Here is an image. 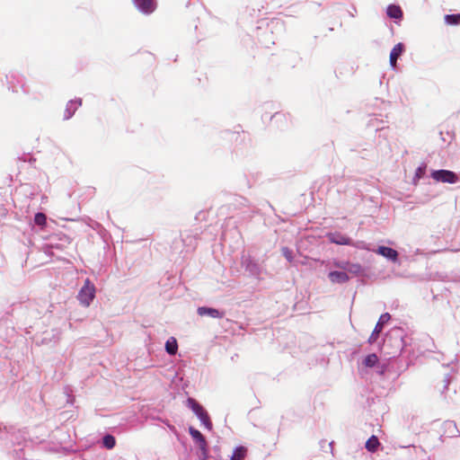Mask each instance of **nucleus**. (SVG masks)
I'll return each instance as SVG.
<instances>
[{
    "label": "nucleus",
    "mask_w": 460,
    "mask_h": 460,
    "mask_svg": "<svg viewBox=\"0 0 460 460\" xmlns=\"http://www.w3.org/2000/svg\"><path fill=\"white\" fill-rule=\"evenodd\" d=\"M412 338L408 335L401 327H394L389 330L380 347L381 352L388 356L389 358H394L403 354H411Z\"/></svg>",
    "instance_id": "obj_1"
},
{
    "label": "nucleus",
    "mask_w": 460,
    "mask_h": 460,
    "mask_svg": "<svg viewBox=\"0 0 460 460\" xmlns=\"http://www.w3.org/2000/svg\"><path fill=\"white\" fill-rule=\"evenodd\" d=\"M241 266L244 269L249 277L258 280L261 279V275L266 270L263 265V261H260L259 259H256L250 254L242 256Z\"/></svg>",
    "instance_id": "obj_2"
},
{
    "label": "nucleus",
    "mask_w": 460,
    "mask_h": 460,
    "mask_svg": "<svg viewBox=\"0 0 460 460\" xmlns=\"http://www.w3.org/2000/svg\"><path fill=\"white\" fill-rule=\"evenodd\" d=\"M332 265L335 268L344 270L351 277L369 278L368 269L358 262L349 260H334Z\"/></svg>",
    "instance_id": "obj_3"
},
{
    "label": "nucleus",
    "mask_w": 460,
    "mask_h": 460,
    "mask_svg": "<svg viewBox=\"0 0 460 460\" xmlns=\"http://www.w3.org/2000/svg\"><path fill=\"white\" fill-rule=\"evenodd\" d=\"M186 406L199 419L200 424L208 430H212L213 424L210 416L205 407L193 397H188Z\"/></svg>",
    "instance_id": "obj_4"
},
{
    "label": "nucleus",
    "mask_w": 460,
    "mask_h": 460,
    "mask_svg": "<svg viewBox=\"0 0 460 460\" xmlns=\"http://www.w3.org/2000/svg\"><path fill=\"white\" fill-rule=\"evenodd\" d=\"M41 237L49 241V243L43 245V251L49 256L52 255L53 249L63 250L72 241L70 236L62 232L54 233L49 236L42 234Z\"/></svg>",
    "instance_id": "obj_5"
},
{
    "label": "nucleus",
    "mask_w": 460,
    "mask_h": 460,
    "mask_svg": "<svg viewBox=\"0 0 460 460\" xmlns=\"http://www.w3.org/2000/svg\"><path fill=\"white\" fill-rule=\"evenodd\" d=\"M96 296V288L93 281L86 279L78 291L77 299L84 307H89Z\"/></svg>",
    "instance_id": "obj_6"
},
{
    "label": "nucleus",
    "mask_w": 460,
    "mask_h": 460,
    "mask_svg": "<svg viewBox=\"0 0 460 460\" xmlns=\"http://www.w3.org/2000/svg\"><path fill=\"white\" fill-rule=\"evenodd\" d=\"M26 433L24 431L19 430L16 433L12 435V442L14 445H17V448L13 449V454L15 458L17 459H24L28 460L26 456V449L31 446V441H28L25 437Z\"/></svg>",
    "instance_id": "obj_7"
},
{
    "label": "nucleus",
    "mask_w": 460,
    "mask_h": 460,
    "mask_svg": "<svg viewBox=\"0 0 460 460\" xmlns=\"http://www.w3.org/2000/svg\"><path fill=\"white\" fill-rule=\"evenodd\" d=\"M430 178L437 182L454 184L460 181V174L447 169L430 171Z\"/></svg>",
    "instance_id": "obj_8"
},
{
    "label": "nucleus",
    "mask_w": 460,
    "mask_h": 460,
    "mask_svg": "<svg viewBox=\"0 0 460 460\" xmlns=\"http://www.w3.org/2000/svg\"><path fill=\"white\" fill-rule=\"evenodd\" d=\"M135 8L144 15H150L158 6L157 0H131Z\"/></svg>",
    "instance_id": "obj_9"
},
{
    "label": "nucleus",
    "mask_w": 460,
    "mask_h": 460,
    "mask_svg": "<svg viewBox=\"0 0 460 460\" xmlns=\"http://www.w3.org/2000/svg\"><path fill=\"white\" fill-rule=\"evenodd\" d=\"M30 226L35 233H42L49 227L48 217L43 212L35 213L34 217L30 220Z\"/></svg>",
    "instance_id": "obj_10"
},
{
    "label": "nucleus",
    "mask_w": 460,
    "mask_h": 460,
    "mask_svg": "<svg viewBox=\"0 0 460 460\" xmlns=\"http://www.w3.org/2000/svg\"><path fill=\"white\" fill-rule=\"evenodd\" d=\"M373 252L385 258L387 261L391 262H400L398 252L392 247L386 245H377L376 247H374Z\"/></svg>",
    "instance_id": "obj_11"
},
{
    "label": "nucleus",
    "mask_w": 460,
    "mask_h": 460,
    "mask_svg": "<svg viewBox=\"0 0 460 460\" xmlns=\"http://www.w3.org/2000/svg\"><path fill=\"white\" fill-rule=\"evenodd\" d=\"M391 319V315L389 313H384L380 315L378 322L376 323L371 335L368 338V343L369 344H375L378 338L380 333L383 331L384 325L386 324Z\"/></svg>",
    "instance_id": "obj_12"
},
{
    "label": "nucleus",
    "mask_w": 460,
    "mask_h": 460,
    "mask_svg": "<svg viewBox=\"0 0 460 460\" xmlns=\"http://www.w3.org/2000/svg\"><path fill=\"white\" fill-rule=\"evenodd\" d=\"M325 237L331 243L337 245L349 246L352 243V238L339 231L328 232L326 233Z\"/></svg>",
    "instance_id": "obj_13"
},
{
    "label": "nucleus",
    "mask_w": 460,
    "mask_h": 460,
    "mask_svg": "<svg viewBox=\"0 0 460 460\" xmlns=\"http://www.w3.org/2000/svg\"><path fill=\"white\" fill-rule=\"evenodd\" d=\"M197 314L199 316H208L215 319H222L225 317L226 312L212 306L201 305L197 308Z\"/></svg>",
    "instance_id": "obj_14"
},
{
    "label": "nucleus",
    "mask_w": 460,
    "mask_h": 460,
    "mask_svg": "<svg viewBox=\"0 0 460 460\" xmlns=\"http://www.w3.org/2000/svg\"><path fill=\"white\" fill-rule=\"evenodd\" d=\"M237 128H238L237 130L226 129V130L220 131V133H219L220 137L223 139H226L227 141H231V142L234 141V142L243 143L245 138L244 131L242 130L241 126H238Z\"/></svg>",
    "instance_id": "obj_15"
},
{
    "label": "nucleus",
    "mask_w": 460,
    "mask_h": 460,
    "mask_svg": "<svg viewBox=\"0 0 460 460\" xmlns=\"http://www.w3.org/2000/svg\"><path fill=\"white\" fill-rule=\"evenodd\" d=\"M6 79H7V84H8V90L12 91L13 93L19 92L18 86L14 84V80H15L17 84L20 85L22 93L25 94L29 93V89L25 85L24 79L22 76H21V75L16 76L14 75H11L10 76L6 75Z\"/></svg>",
    "instance_id": "obj_16"
},
{
    "label": "nucleus",
    "mask_w": 460,
    "mask_h": 460,
    "mask_svg": "<svg viewBox=\"0 0 460 460\" xmlns=\"http://www.w3.org/2000/svg\"><path fill=\"white\" fill-rule=\"evenodd\" d=\"M327 277L332 284H345L349 281L350 276L344 270H332Z\"/></svg>",
    "instance_id": "obj_17"
},
{
    "label": "nucleus",
    "mask_w": 460,
    "mask_h": 460,
    "mask_svg": "<svg viewBox=\"0 0 460 460\" xmlns=\"http://www.w3.org/2000/svg\"><path fill=\"white\" fill-rule=\"evenodd\" d=\"M385 13L397 24L403 19V12L398 4H389L385 8Z\"/></svg>",
    "instance_id": "obj_18"
},
{
    "label": "nucleus",
    "mask_w": 460,
    "mask_h": 460,
    "mask_svg": "<svg viewBox=\"0 0 460 460\" xmlns=\"http://www.w3.org/2000/svg\"><path fill=\"white\" fill-rule=\"evenodd\" d=\"M82 105V99L75 98L67 102L65 113H64V120L70 119L77 111V109Z\"/></svg>",
    "instance_id": "obj_19"
},
{
    "label": "nucleus",
    "mask_w": 460,
    "mask_h": 460,
    "mask_svg": "<svg viewBox=\"0 0 460 460\" xmlns=\"http://www.w3.org/2000/svg\"><path fill=\"white\" fill-rule=\"evenodd\" d=\"M442 429H443V434L440 435V438L443 436H446L448 438L456 437L457 433L459 432L456 422L454 420H445L442 423Z\"/></svg>",
    "instance_id": "obj_20"
},
{
    "label": "nucleus",
    "mask_w": 460,
    "mask_h": 460,
    "mask_svg": "<svg viewBox=\"0 0 460 460\" xmlns=\"http://www.w3.org/2000/svg\"><path fill=\"white\" fill-rule=\"evenodd\" d=\"M188 432L194 441L196 447L205 445L207 443L205 436L195 427L190 426L188 428Z\"/></svg>",
    "instance_id": "obj_21"
},
{
    "label": "nucleus",
    "mask_w": 460,
    "mask_h": 460,
    "mask_svg": "<svg viewBox=\"0 0 460 460\" xmlns=\"http://www.w3.org/2000/svg\"><path fill=\"white\" fill-rule=\"evenodd\" d=\"M102 447L113 449L116 446V438L111 433H105L98 441Z\"/></svg>",
    "instance_id": "obj_22"
},
{
    "label": "nucleus",
    "mask_w": 460,
    "mask_h": 460,
    "mask_svg": "<svg viewBox=\"0 0 460 460\" xmlns=\"http://www.w3.org/2000/svg\"><path fill=\"white\" fill-rule=\"evenodd\" d=\"M405 50H406V48H405L404 43L398 42L391 49L389 58L392 61L398 60L402 57V55L405 52Z\"/></svg>",
    "instance_id": "obj_23"
},
{
    "label": "nucleus",
    "mask_w": 460,
    "mask_h": 460,
    "mask_svg": "<svg viewBox=\"0 0 460 460\" xmlns=\"http://www.w3.org/2000/svg\"><path fill=\"white\" fill-rule=\"evenodd\" d=\"M164 349L167 354L173 356L178 350V341L175 337H170L164 344Z\"/></svg>",
    "instance_id": "obj_24"
},
{
    "label": "nucleus",
    "mask_w": 460,
    "mask_h": 460,
    "mask_svg": "<svg viewBox=\"0 0 460 460\" xmlns=\"http://www.w3.org/2000/svg\"><path fill=\"white\" fill-rule=\"evenodd\" d=\"M362 364L366 367L372 368L379 365V358L376 353H370L365 356V358L362 360Z\"/></svg>",
    "instance_id": "obj_25"
},
{
    "label": "nucleus",
    "mask_w": 460,
    "mask_h": 460,
    "mask_svg": "<svg viewBox=\"0 0 460 460\" xmlns=\"http://www.w3.org/2000/svg\"><path fill=\"white\" fill-rule=\"evenodd\" d=\"M247 455V448L244 446L239 445L234 448L232 458L236 460H243Z\"/></svg>",
    "instance_id": "obj_26"
},
{
    "label": "nucleus",
    "mask_w": 460,
    "mask_h": 460,
    "mask_svg": "<svg viewBox=\"0 0 460 460\" xmlns=\"http://www.w3.org/2000/svg\"><path fill=\"white\" fill-rule=\"evenodd\" d=\"M379 440L376 436L372 435L365 443V447L369 452H376L379 446Z\"/></svg>",
    "instance_id": "obj_27"
},
{
    "label": "nucleus",
    "mask_w": 460,
    "mask_h": 460,
    "mask_svg": "<svg viewBox=\"0 0 460 460\" xmlns=\"http://www.w3.org/2000/svg\"><path fill=\"white\" fill-rule=\"evenodd\" d=\"M270 120L274 123H279V127H284L288 122V117L283 112H275L271 117Z\"/></svg>",
    "instance_id": "obj_28"
},
{
    "label": "nucleus",
    "mask_w": 460,
    "mask_h": 460,
    "mask_svg": "<svg viewBox=\"0 0 460 460\" xmlns=\"http://www.w3.org/2000/svg\"><path fill=\"white\" fill-rule=\"evenodd\" d=\"M197 455L199 460H208L210 457L208 442L205 445L197 447Z\"/></svg>",
    "instance_id": "obj_29"
},
{
    "label": "nucleus",
    "mask_w": 460,
    "mask_h": 460,
    "mask_svg": "<svg viewBox=\"0 0 460 460\" xmlns=\"http://www.w3.org/2000/svg\"><path fill=\"white\" fill-rule=\"evenodd\" d=\"M445 23L451 26L460 24V13H450L444 16Z\"/></svg>",
    "instance_id": "obj_30"
},
{
    "label": "nucleus",
    "mask_w": 460,
    "mask_h": 460,
    "mask_svg": "<svg viewBox=\"0 0 460 460\" xmlns=\"http://www.w3.org/2000/svg\"><path fill=\"white\" fill-rule=\"evenodd\" d=\"M352 247H355L359 250H366L368 252H373L374 246L372 243H367L365 241H353L352 243L349 245Z\"/></svg>",
    "instance_id": "obj_31"
},
{
    "label": "nucleus",
    "mask_w": 460,
    "mask_h": 460,
    "mask_svg": "<svg viewBox=\"0 0 460 460\" xmlns=\"http://www.w3.org/2000/svg\"><path fill=\"white\" fill-rule=\"evenodd\" d=\"M427 169L428 164L426 163H421L415 170V178L417 179H424L427 177Z\"/></svg>",
    "instance_id": "obj_32"
},
{
    "label": "nucleus",
    "mask_w": 460,
    "mask_h": 460,
    "mask_svg": "<svg viewBox=\"0 0 460 460\" xmlns=\"http://www.w3.org/2000/svg\"><path fill=\"white\" fill-rule=\"evenodd\" d=\"M281 253L288 262H292L294 261V252L288 246H283L281 248Z\"/></svg>",
    "instance_id": "obj_33"
},
{
    "label": "nucleus",
    "mask_w": 460,
    "mask_h": 460,
    "mask_svg": "<svg viewBox=\"0 0 460 460\" xmlns=\"http://www.w3.org/2000/svg\"><path fill=\"white\" fill-rule=\"evenodd\" d=\"M18 160L24 163H28L31 165H32L36 162V158H34L33 155L30 153L23 154L22 156H19Z\"/></svg>",
    "instance_id": "obj_34"
},
{
    "label": "nucleus",
    "mask_w": 460,
    "mask_h": 460,
    "mask_svg": "<svg viewBox=\"0 0 460 460\" xmlns=\"http://www.w3.org/2000/svg\"><path fill=\"white\" fill-rule=\"evenodd\" d=\"M452 380H453V376L450 374L445 375L444 379H443L444 385H443L442 394H444L448 389V386H449L450 383L452 382Z\"/></svg>",
    "instance_id": "obj_35"
},
{
    "label": "nucleus",
    "mask_w": 460,
    "mask_h": 460,
    "mask_svg": "<svg viewBox=\"0 0 460 460\" xmlns=\"http://www.w3.org/2000/svg\"><path fill=\"white\" fill-rule=\"evenodd\" d=\"M352 152H358L360 154V157L363 159H366L367 156H369V154L372 152L371 149H368L367 147L363 148L361 151H358L356 148L351 149Z\"/></svg>",
    "instance_id": "obj_36"
},
{
    "label": "nucleus",
    "mask_w": 460,
    "mask_h": 460,
    "mask_svg": "<svg viewBox=\"0 0 460 460\" xmlns=\"http://www.w3.org/2000/svg\"><path fill=\"white\" fill-rule=\"evenodd\" d=\"M377 122H378L377 118L370 119V120L368 121L367 126H368V127L376 128V131H378V130H380L382 128H380V127L378 126Z\"/></svg>",
    "instance_id": "obj_37"
},
{
    "label": "nucleus",
    "mask_w": 460,
    "mask_h": 460,
    "mask_svg": "<svg viewBox=\"0 0 460 460\" xmlns=\"http://www.w3.org/2000/svg\"><path fill=\"white\" fill-rule=\"evenodd\" d=\"M91 227H92L93 229H94V230H96V231H98L99 233H101L102 231H104V230H105V229L103 228V226H102L100 223H98V222H96V221H94V222L93 223V225L91 226Z\"/></svg>",
    "instance_id": "obj_38"
},
{
    "label": "nucleus",
    "mask_w": 460,
    "mask_h": 460,
    "mask_svg": "<svg viewBox=\"0 0 460 460\" xmlns=\"http://www.w3.org/2000/svg\"><path fill=\"white\" fill-rule=\"evenodd\" d=\"M389 61H390V66H391V68L394 70V71H399V65L397 63V60H394L392 61L390 58H389Z\"/></svg>",
    "instance_id": "obj_39"
},
{
    "label": "nucleus",
    "mask_w": 460,
    "mask_h": 460,
    "mask_svg": "<svg viewBox=\"0 0 460 460\" xmlns=\"http://www.w3.org/2000/svg\"><path fill=\"white\" fill-rule=\"evenodd\" d=\"M356 13H357V9L354 5L351 6V11L350 10H348V14L350 16V17H355L356 16Z\"/></svg>",
    "instance_id": "obj_40"
},
{
    "label": "nucleus",
    "mask_w": 460,
    "mask_h": 460,
    "mask_svg": "<svg viewBox=\"0 0 460 460\" xmlns=\"http://www.w3.org/2000/svg\"><path fill=\"white\" fill-rule=\"evenodd\" d=\"M243 177V180H244V181H245V182H246V187H247L248 189H250V188L252 187V184H251V182H250V181H249L248 177H247L245 174H244Z\"/></svg>",
    "instance_id": "obj_41"
},
{
    "label": "nucleus",
    "mask_w": 460,
    "mask_h": 460,
    "mask_svg": "<svg viewBox=\"0 0 460 460\" xmlns=\"http://www.w3.org/2000/svg\"><path fill=\"white\" fill-rule=\"evenodd\" d=\"M312 4L315 5L316 7H321L322 6V3L321 2H314V1H312L311 2Z\"/></svg>",
    "instance_id": "obj_42"
},
{
    "label": "nucleus",
    "mask_w": 460,
    "mask_h": 460,
    "mask_svg": "<svg viewBox=\"0 0 460 460\" xmlns=\"http://www.w3.org/2000/svg\"><path fill=\"white\" fill-rule=\"evenodd\" d=\"M420 180V179H417V178H415V176H414V177H413V179H412V183H413L414 185H417Z\"/></svg>",
    "instance_id": "obj_43"
},
{
    "label": "nucleus",
    "mask_w": 460,
    "mask_h": 460,
    "mask_svg": "<svg viewBox=\"0 0 460 460\" xmlns=\"http://www.w3.org/2000/svg\"><path fill=\"white\" fill-rule=\"evenodd\" d=\"M328 31H333V28H332V27H329Z\"/></svg>",
    "instance_id": "obj_44"
}]
</instances>
